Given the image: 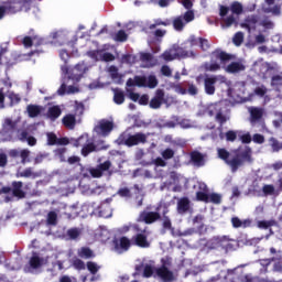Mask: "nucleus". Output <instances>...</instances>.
I'll use <instances>...</instances> for the list:
<instances>
[{
    "label": "nucleus",
    "instance_id": "1",
    "mask_svg": "<svg viewBox=\"0 0 282 282\" xmlns=\"http://www.w3.org/2000/svg\"><path fill=\"white\" fill-rule=\"evenodd\" d=\"M240 28L242 30H247L249 34L252 32H258L254 35V43L256 45H263V43H268V30L274 29V22L269 18H264L259 22V15H248L245 20L240 23Z\"/></svg>",
    "mask_w": 282,
    "mask_h": 282
},
{
    "label": "nucleus",
    "instance_id": "2",
    "mask_svg": "<svg viewBox=\"0 0 282 282\" xmlns=\"http://www.w3.org/2000/svg\"><path fill=\"white\" fill-rule=\"evenodd\" d=\"M217 155L228 164L232 173H236V171L241 169L243 164H252V162H254V159H252V148L250 147L239 148L232 154L224 148H218Z\"/></svg>",
    "mask_w": 282,
    "mask_h": 282
},
{
    "label": "nucleus",
    "instance_id": "3",
    "mask_svg": "<svg viewBox=\"0 0 282 282\" xmlns=\"http://www.w3.org/2000/svg\"><path fill=\"white\" fill-rule=\"evenodd\" d=\"M215 116L216 122L220 123V127L223 124H226L228 120H230V116L226 113L224 110V104L223 102H215V104H209L207 107L203 106L198 112V116Z\"/></svg>",
    "mask_w": 282,
    "mask_h": 282
},
{
    "label": "nucleus",
    "instance_id": "4",
    "mask_svg": "<svg viewBox=\"0 0 282 282\" xmlns=\"http://www.w3.org/2000/svg\"><path fill=\"white\" fill-rule=\"evenodd\" d=\"M88 70L89 67L85 65V62L78 63L70 69L67 64L61 66L62 76L68 78V80H74L75 83H79L80 78H83Z\"/></svg>",
    "mask_w": 282,
    "mask_h": 282
},
{
    "label": "nucleus",
    "instance_id": "5",
    "mask_svg": "<svg viewBox=\"0 0 282 282\" xmlns=\"http://www.w3.org/2000/svg\"><path fill=\"white\" fill-rule=\"evenodd\" d=\"M232 57L223 51H215L212 53V61L206 62L203 65V69L205 72H219L221 69V65H226L227 61H230Z\"/></svg>",
    "mask_w": 282,
    "mask_h": 282
},
{
    "label": "nucleus",
    "instance_id": "6",
    "mask_svg": "<svg viewBox=\"0 0 282 282\" xmlns=\"http://www.w3.org/2000/svg\"><path fill=\"white\" fill-rule=\"evenodd\" d=\"M147 138H149V135L142 132L131 134L126 131L119 135L117 143L124 144L126 147H138V144H145Z\"/></svg>",
    "mask_w": 282,
    "mask_h": 282
},
{
    "label": "nucleus",
    "instance_id": "7",
    "mask_svg": "<svg viewBox=\"0 0 282 282\" xmlns=\"http://www.w3.org/2000/svg\"><path fill=\"white\" fill-rule=\"evenodd\" d=\"M127 87H148L149 89H155L158 87V77L155 75L135 76L127 80Z\"/></svg>",
    "mask_w": 282,
    "mask_h": 282
},
{
    "label": "nucleus",
    "instance_id": "8",
    "mask_svg": "<svg viewBox=\"0 0 282 282\" xmlns=\"http://www.w3.org/2000/svg\"><path fill=\"white\" fill-rule=\"evenodd\" d=\"M219 83L220 85H227L228 87H230V82H228V79H226V76L224 75H212V76H207L204 78V88H205V94H207V96H215V85Z\"/></svg>",
    "mask_w": 282,
    "mask_h": 282
},
{
    "label": "nucleus",
    "instance_id": "9",
    "mask_svg": "<svg viewBox=\"0 0 282 282\" xmlns=\"http://www.w3.org/2000/svg\"><path fill=\"white\" fill-rule=\"evenodd\" d=\"M17 124H19V120L4 119L0 131V142H10L12 140V133H14Z\"/></svg>",
    "mask_w": 282,
    "mask_h": 282
},
{
    "label": "nucleus",
    "instance_id": "10",
    "mask_svg": "<svg viewBox=\"0 0 282 282\" xmlns=\"http://www.w3.org/2000/svg\"><path fill=\"white\" fill-rule=\"evenodd\" d=\"M109 169H111V161H105L96 167H82L80 173L83 177H100Z\"/></svg>",
    "mask_w": 282,
    "mask_h": 282
},
{
    "label": "nucleus",
    "instance_id": "11",
    "mask_svg": "<svg viewBox=\"0 0 282 282\" xmlns=\"http://www.w3.org/2000/svg\"><path fill=\"white\" fill-rule=\"evenodd\" d=\"M191 21H195V13L193 11H186L183 15L174 18L172 25L176 32H182Z\"/></svg>",
    "mask_w": 282,
    "mask_h": 282
},
{
    "label": "nucleus",
    "instance_id": "12",
    "mask_svg": "<svg viewBox=\"0 0 282 282\" xmlns=\"http://www.w3.org/2000/svg\"><path fill=\"white\" fill-rule=\"evenodd\" d=\"M23 10V2L19 1H7L0 2V20L6 17V14H17Z\"/></svg>",
    "mask_w": 282,
    "mask_h": 282
},
{
    "label": "nucleus",
    "instance_id": "13",
    "mask_svg": "<svg viewBox=\"0 0 282 282\" xmlns=\"http://www.w3.org/2000/svg\"><path fill=\"white\" fill-rule=\"evenodd\" d=\"M230 12V8L220 6L219 7V17H220V26L223 30H228V28H232V25H237V18L235 15H228Z\"/></svg>",
    "mask_w": 282,
    "mask_h": 282
},
{
    "label": "nucleus",
    "instance_id": "14",
    "mask_svg": "<svg viewBox=\"0 0 282 282\" xmlns=\"http://www.w3.org/2000/svg\"><path fill=\"white\" fill-rule=\"evenodd\" d=\"M74 147H83L82 155H84V158H87L89 153H94V151H96V145L94 144V141L89 140V134H83L82 137H79L75 141Z\"/></svg>",
    "mask_w": 282,
    "mask_h": 282
},
{
    "label": "nucleus",
    "instance_id": "15",
    "mask_svg": "<svg viewBox=\"0 0 282 282\" xmlns=\"http://www.w3.org/2000/svg\"><path fill=\"white\" fill-rule=\"evenodd\" d=\"M184 56H188V53H186L184 48L180 47V45L174 44L161 55V58H163V61L171 62L176 58H184Z\"/></svg>",
    "mask_w": 282,
    "mask_h": 282
},
{
    "label": "nucleus",
    "instance_id": "16",
    "mask_svg": "<svg viewBox=\"0 0 282 282\" xmlns=\"http://www.w3.org/2000/svg\"><path fill=\"white\" fill-rule=\"evenodd\" d=\"M88 215H98L99 217L108 219V217H111L112 212L111 207L107 204L99 206L96 203H93L88 205Z\"/></svg>",
    "mask_w": 282,
    "mask_h": 282
},
{
    "label": "nucleus",
    "instance_id": "17",
    "mask_svg": "<svg viewBox=\"0 0 282 282\" xmlns=\"http://www.w3.org/2000/svg\"><path fill=\"white\" fill-rule=\"evenodd\" d=\"M95 133L100 135L101 138H107L111 131H113V121H109L107 119H101L97 122L94 128Z\"/></svg>",
    "mask_w": 282,
    "mask_h": 282
},
{
    "label": "nucleus",
    "instance_id": "18",
    "mask_svg": "<svg viewBox=\"0 0 282 282\" xmlns=\"http://www.w3.org/2000/svg\"><path fill=\"white\" fill-rule=\"evenodd\" d=\"M162 267L156 269V276H160L162 281L164 282H171L175 276L173 275V271L169 270V265H171V262H169V258L162 259Z\"/></svg>",
    "mask_w": 282,
    "mask_h": 282
},
{
    "label": "nucleus",
    "instance_id": "19",
    "mask_svg": "<svg viewBox=\"0 0 282 282\" xmlns=\"http://www.w3.org/2000/svg\"><path fill=\"white\" fill-rule=\"evenodd\" d=\"M87 56L93 61H102L104 63H111L116 61V56L105 50L89 51Z\"/></svg>",
    "mask_w": 282,
    "mask_h": 282
},
{
    "label": "nucleus",
    "instance_id": "20",
    "mask_svg": "<svg viewBox=\"0 0 282 282\" xmlns=\"http://www.w3.org/2000/svg\"><path fill=\"white\" fill-rule=\"evenodd\" d=\"M78 91H80V87H78V85H69V78L62 76V85L57 89L58 96H65V94H78Z\"/></svg>",
    "mask_w": 282,
    "mask_h": 282
},
{
    "label": "nucleus",
    "instance_id": "21",
    "mask_svg": "<svg viewBox=\"0 0 282 282\" xmlns=\"http://www.w3.org/2000/svg\"><path fill=\"white\" fill-rule=\"evenodd\" d=\"M248 112L250 116L249 122L252 124V127H254L257 122H261V120H263V116H265V109L261 107H249Z\"/></svg>",
    "mask_w": 282,
    "mask_h": 282
},
{
    "label": "nucleus",
    "instance_id": "22",
    "mask_svg": "<svg viewBox=\"0 0 282 282\" xmlns=\"http://www.w3.org/2000/svg\"><path fill=\"white\" fill-rule=\"evenodd\" d=\"M196 199L198 202H205V204H221V195L219 194H208V193H196Z\"/></svg>",
    "mask_w": 282,
    "mask_h": 282
},
{
    "label": "nucleus",
    "instance_id": "23",
    "mask_svg": "<svg viewBox=\"0 0 282 282\" xmlns=\"http://www.w3.org/2000/svg\"><path fill=\"white\" fill-rule=\"evenodd\" d=\"M113 246H115L116 252L120 254L122 252H127V250H129V248L133 246V241L127 237H121L119 239L113 240Z\"/></svg>",
    "mask_w": 282,
    "mask_h": 282
},
{
    "label": "nucleus",
    "instance_id": "24",
    "mask_svg": "<svg viewBox=\"0 0 282 282\" xmlns=\"http://www.w3.org/2000/svg\"><path fill=\"white\" fill-rule=\"evenodd\" d=\"M224 67L227 74H240V72H246V62L243 59H238Z\"/></svg>",
    "mask_w": 282,
    "mask_h": 282
},
{
    "label": "nucleus",
    "instance_id": "25",
    "mask_svg": "<svg viewBox=\"0 0 282 282\" xmlns=\"http://www.w3.org/2000/svg\"><path fill=\"white\" fill-rule=\"evenodd\" d=\"M29 263H30V267L24 268V272L26 273L34 272V270H39V268H41L42 265H45V259L39 257V254L36 253H33Z\"/></svg>",
    "mask_w": 282,
    "mask_h": 282
},
{
    "label": "nucleus",
    "instance_id": "26",
    "mask_svg": "<svg viewBox=\"0 0 282 282\" xmlns=\"http://www.w3.org/2000/svg\"><path fill=\"white\" fill-rule=\"evenodd\" d=\"M162 102L165 105L169 102L166 98H164V90L158 89L155 91V96L150 100V108L151 109H160L162 107Z\"/></svg>",
    "mask_w": 282,
    "mask_h": 282
},
{
    "label": "nucleus",
    "instance_id": "27",
    "mask_svg": "<svg viewBox=\"0 0 282 282\" xmlns=\"http://www.w3.org/2000/svg\"><path fill=\"white\" fill-rule=\"evenodd\" d=\"M160 219V213L158 212H142L138 218V221H143L144 224H155Z\"/></svg>",
    "mask_w": 282,
    "mask_h": 282
},
{
    "label": "nucleus",
    "instance_id": "28",
    "mask_svg": "<svg viewBox=\"0 0 282 282\" xmlns=\"http://www.w3.org/2000/svg\"><path fill=\"white\" fill-rule=\"evenodd\" d=\"M176 210L178 215H186V213H191V199L188 197H181L176 203Z\"/></svg>",
    "mask_w": 282,
    "mask_h": 282
},
{
    "label": "nucleus",
    "instance_id": "29",
    "mask_svg": "<svg viewBox=\"0 0 282 282\" xmlns=\"http://www.w3.org/2000/svg\"><path fill=\"white\" fill-rule=\"evenodd\" d=\"M132 246H138L139 248H150L151 242L144 234H137L132 237Z\"/></svg>",
    "mask_w": 282,
    "mask_h": 282
},
{
    "label": "nucleus",
    "instance_id": "30",
    "mask_svg": "<svg viewBox=\"0 0 282 282\" xmlns=\"http://www.w3.org/2000/svg\"><path fill=\"white\" fill-rule=\"evenodd\" d=\"M18 140L20 142H28L29 147L36 145V138L30 135L26 130H18Z\"/></svg>",
    "mask_w": 282,
    "mask_h": 282
},
{
    "label": "nucleus",
    "instance_id": "31",
    "mask_svg": "<svg viewBox=\"0 0 282 282\" xmlns=\"http://www.w3.org/2000/svg\"><path fill=\"white\" fill-rule=\"evenodd\" d=\"M46 137H47V144H50L51 147L54 145V144H59V145H63V147L69 144V139H67V138L58 139L56 137V134H54L52 132H48L46 134Z\"/></svg>",
    "mask_w": 282,
    "mask_h": 282
},
{
    "label": "nucleus",
    "instance_id": "32",
    "mask_svg": "<svg viewBox=\"0 0 282 282\" xmlns=\"http://www.w3.org/2000/svg\"><path fill=\"white\" fill-rule=\"evenodd\" d=\"M78 120L76 119V115L67 113L62 118V124L66 127V129H75Z\"/></svg>",
    "mask_w": 282,
    "mask_h": 282
},
{
    "label": "nucleus",
    "instance_id": "33",
    "mask_svg": "<svg viewBox=\"0 0 282 282\" xmlns=\"http://www.w3.org/2000/svg\"><path fill=\"white\" fill-rule=\"evenodd\" d=\"M107 72H108L110 78L113 80V83H117V85H121L122 78H124V75H122V74H120V72H118V67L112 65L107 68Z\"/></svg>",
    "mask_w": 282,
    "mask_h": 282
},
{
    "label": "nucleus",
    "instance_id": "34",
    "mask_svg": "<svg viewBox=\"0 0 282 282\" xmlns=\"http://www.w3.org/2000/svg\"><path fill=\"white\" fill-rule=\"evenodd\" d=\"M12 194L14 197H18L19 199H23L25 197V192H23V182L21 181H14L12 183Z\"/></svg>",
    "mask_w": 282,
    "mask_h": 282
},
{
    "label": "nucleus",
    "instance_id": "35",
    "mask_svg": "<svg viewBox=\"0 0 282 282\" xmlns=\"http://www.w3.org/2000/svg\"><path fill=\"white\" fill-rule=\"evenodd\" d=\"M61 113H63L61 106H52L46 111V118H48V120H52V122H54V120H57V118H61Z\"/></svg>",
    "mask_w": 282,
    "mask_h": 282
},
{
    "label": "nucleus",
    "instance_id": "36",
    "mask_svg": "<svg viewBox=\"0 0 282 282\" xmlns=\"http://www.w3.org/2000/svg\"><path fill=\"white\" fill-rule=\"evenodd\" d=\"M24 47H32V45H43V40L39 36H33V37H30V36H25L22 41Z\"/></svg>",
    "mask_w": 282,
    "mask_h": 282
},
{
    "label": "nucleus",
    "instance_id": "37",
    "mask_svg": "<svg viewBox=\"0 0 282 282\" xmlns=\"http://www.w3.org/2000/svg\"><path fill=\"white\" fill-rule=\"evenodd\" d=\"M231 224L235 228H250V226H252V220H241L239 217H234L231 218Z\"/></svg>",
    "mask_w": 282,
    "mask_h": 282
},
{
    "label": "nucleus",
    "instance_id": "38",
    "mask_svg": "<svg viewBox=\"0 0 282 282\" xmlns=\"http://www.w3.org/2000/svg\"><path fill=\"white\" fill-rule=\"evenodd\" d=\"M191 160H192L194 166H204V164H206V159H205L204 154H202L199 152H192Z\"/></svg>",
    "mask_w": 282,
    "mask_h": 282
},
{
    "label": "nucleus",
    "instance_id": "39",
    "mask_svg": "<svg viewBox=\"0 0 282 282\" xmlns=\"http://www.w3.org/2000/svg\"><path fill=\"white\" fill-rule=\"evenodd\" d=\"M17 177H32L33 180L39 177V173L34 172V169L26 167L25 170H19L15 174Z\"/></svg>",
    "mask_w": 282,
    "mask_h": 282
},
{
    "label": "nucleus",
    "instance_id": "40",
    "mask_svg": "<svg viewBox=\"0 0 282 282\" xmlns=\"http://www.w3.org/2000/svg\"><path fill=\"white\" fill-rule=\"evenodd\" d=\"M131 228H133V230H135L137 232H145V230L140 229V225L134 224V225H124L118 229H116L117 232H119V235H126V232H129V230H131Z\"/></svg>",
    "mask_w": 282,
    "mask_h": 282
},
{
    "label": "nucleus",
    "instance_id": "41",
    "mask_svg": "<svg viewBox=\"0 0 282 282\" xmlns=\"http://www.w3.org/2000/svg\"><path fill=\"white\" fill-rule=\"evenodd\" d=\"M97 239H99V241H101V243H107V241H109V239H111V232L107 228H101L97 232Z\"/></svg>",
    "mask_w": 282,
    "mask_h": 282
},
{
    "label": "nucleus",
    "instance_id": "42",
    "mask_svg": "<svg viewBox=\"0 0 282 282\" xmlns=\"http://www.w3.org/2000/svg\"><path fill=\"white\" fill-rule=\"evenodd\" d=\"M26 111L30 118H36L40 116L41 111H43V107L36 105H29Z\"/></svg>",
    "mask_w": 282,
    "mask_h": 282
},
{
    "label": "nucleus",
    "instance_id": "43",
    "mask_svg": "<svg viewBox=\"0 0 282 282\" xmlns=\"http://www.w3.org/2000/svg\"><path fill=\"white\" fill-rule=\"evenodd\" d=\"M269 144L273 153H279V151H282V142L279 141V139L274 137L269 138Z\"/></svg>",
    "mask_w": 282,
    "mask_h": 282
},
{
    "label": "nucleus",
    "instance_id": "44",
    "mask_svg": "<svg viewBox=\"0 0 282 282\" xmlns=\"http://www.w3.org/2000/svg\"><path fill=\"white\" fill-rule=\"evenodd\" d=\"M80 235H83V229H80L78 227L70 228L66 232V237H68V239H70V240L78 239V237H80Z\"/></svg>",
    "mask_w": 282,
    "mask_h": 282
},
{
    "label": "nucleus",
    "instance_id": "45",
    "mask_svg": "<svg viewBox=\"0 0 282 282\" xmlns=\"http://www.w3.org/2000/svg\"><path fill=\"white\" fill-rule=\"evenodd\" d=\"M77 254L80 259H91V257H94V251L87 247H82L78 249Z\"/></svg>",
    "mask_w": 282,
    "mask_h": 282
},
{
    "label": "nucleus",
    "instance_id": "46",
    "mask_svg": "<svg viewBox=\"0 0 282 282\" xmlns=\"http://www.w3.org/2000/svg\"><path fill=\"white\" fill-rule=\"evenodd\" d=\"M163 25L164 28L171 25V20H162V19H155L154 23L149 25V30H155V28Z\"/></svg>",
    "mask_w": 282,
    "mask_h": 282
},
{
    "label": "nucleus",
    "instance_id": "47",
    "mask_svg": "<svg viewBox=\"0 0 282 282\" xmlns=\"http://www.w3.org/2000/svg\"><path fill=\"white\" fill-rule=\"evenodd\" d=\"M177 123H178V118L173 117L172 120L160 123V127L162 129H175L177 127Z\"/></svg>",
    "mask_w": 282,
    "mask_h": 282
},
{
    "label": "nucleus",
    "instance_id": "48",
    "mask_svg": "<svg viewBox=\"0 0 282 282\" xmlns=\"http://www.w3.org/2000/svg\"><path fill=\"white\" fill-rule=\"evenodd\" d=\"M180 182H182V175L175 173V172H171L170 173V182L167 183L169 186L174 185V186H178Z\"/></svg>",
    "mask_w": 282,
    "mask_h": 282
},
{
    "label": "nucleus",
    "instance_id": "49",
    "mask_svg": "<svg viewBox=\"0 0 282 282\" xmlns=\"http://www.w3.org/2000/svg\"><path fill=\"white\" fill-rule=\"evenodd\" d=\"M235 87L238 89V98L243 101L248 100L243 97L246 96V84L243 82H239Z\"/></svg>",
    "mask_w": 282,
    "mask_h": 282
},
{
    "label": "nucleus",
    "instance_id": "50",
    "mask_svg": "<svg viewBox=\"0 0 282 282\" xmlns=\"http://www.w3.org/2000/svg\"><path fill=\"white\" fill-rule=\"evenodd\" d=\"M271 85L276 91H281L282 87V76L281 75H274L271 79Z\"/></svg>",
    "mask_w": 282,
    "mask_h": 282
},
{
    "label": "nucleus",
    "instance_id": "51",
    "mask_svg": "<svg viewBox=\"0 0 282 282\" xmlns=\"http://www.w3.org/2000/svg\"><path fill=\"white\" fill-rule=\"evenodd\" d=\"M230 11L239 17V14H243V6L240 2H234L230 6Z\"/></svg>",
    "mask_w": 282,
    "mask_h": 282
},
{
    "label": "nucleus",
    "instance_id": "52",
    "mask_svg": "<svg viewBox=\"0 0 282 282\" xmlns=\"http://www.w3.org/2000/svg\"><path fill=\"white\" fill-rule=\"evenodd\" d=\"M275 119H273L272 124L275 129H281L282 124V112L275 111L273 112Z\"/></svg>",
    "mask_w": 282,
    "mask_h": 282
},
{
    "label": "nucleus",
    "instance_id": "53",
    "mask_svg": "<svg viewBox=\"0 0 282 282\" xmlns=\"http://www.w3.org/2000/svg\"><path fill=\"white\" fill-rule=\"evenodd\" d=\"M57 219H58V214H56V212H50L47 214L46 221L48 226H56Z\"/></svg>",
    "mask_w": 282,
    "mask_h": 282
},
{
    "label": "nucleus",
    "instance_id": "54",
    "mask_svg": "<svg viewBox=\"0 0 282 282\" xmlns=\"http://www.w3.org/2000/svg\"><path fill=\"white\" fill-rule=\"evenodd\" d=\"M113 101L116 105H122L124 102V93L122 90H115Z\"/></svg>",
    "mask_w": 282,
    "mask_h": 282
},
{
    "label": "nucleus",
    "instance_id": "55",
    "mask_svg": "<svg viewBox=\"0 0 282 282\" xmlns=\"http://www.w3.org/2000/svg\"><path fill=\"white\" fill-rule=\"evenodd\" d=\"M87 270L90 272V274H98L100 265L96 262L89 261L87 262Z\"/></svg>",
    "mask_w": 282,
    "mask_h": 282
},
{
    "label": "nucleus",
    "instance_id": "56",
    "mask_svg": "<svg viewBox=\"0 0 282 282\" xmlns=\"http://www.w3.org/2000/svg\"><path fill=\"white\" fill-rule=\"evenodd\" d=\"M21 164H28L30 162V150H20Z\"/></svg>",
    "mask_w": 282,
    "mask_h": 282
},
{
    "label": "nucleus",
    "instance_id": "57",
    "mask_svg": "<svg viewBox=\"0 0 282 282\" xmlns=\"http://www.w3.org/2000/svg\"><path fill=\"white\" fill-rule=\"evenodd\" d=\"M161 155L163 160H173V158L175 156V151H173V149L167 148L161 152Z\"/></svg>",
    "mask_w": 282,
    "mask_h": 282
},
{
    "label": "nucleus",
    "instance_id": "58",
    "mask_svg": "<svg viewBox=\"0 0 282 282\" xmlns=\"http://www.w3.org/2000/svg\"><path fill=\"white\" fill-rule=\"evenodd\" d=\"M83 113H85V105H83V102L75 101V113L73 116L77 118V116H83Z\"/></svg>",
    "mask_w": 282,
    "mask_h": 282
},
{
    "label": "nucleus",
    "instance_id": "59",
    "mask_svg": "<svg viewBox=\"0 0 282 282\" xmlns=\"http://www.w3.org/2000/svg\"><path fill=\"white\" fill-rule=\"evenodd\" d=\"M262 193L268 197V195H274L276 193V188H274V185H263Z\"/></svg>",
    "mask_w": 282,
    "mask_h": 282
},
{
    "label": "nucleus",
    "instance_id": "60",
    "mask_svg": "<svg viewBox=\"0 0 282 282\" xmlns=\"http://www.w3.org/2000/svg\"><path fill=\"white\" fill-rule=\"evenodd\" d=\"M72 265L75 270H85V262L78 258L73 259Z\"/></svg>",
    "mask_w": 282,
    "mask_h": 282
},
{
    "label": "nucleus",
    "instance_id": "61",
    "mask_svg": "<svg viewBox=\"0 0 282 282\" xmlns=\"http://www.w3.org/2000/svg\"><path fill=\"white\" fill-rule=\"evenodd\" d=\"M232 42L234 45H237V47H239V45L243 43V32H237L232 37Z\"/></svg>",
    "mask_w": 282,
    "mask_h": 282
},
{
    "label": "nucleus",
    "instance_id": "62",
    "mask_svg": "<svg viewBox=\"0 0 282 282\" xmlns=\"http://www.w3.org/2000/svg\"><path fill=\"white\" fill-rule=\"evenodd\" d=\"M187 87L188 89H186V91L189 96H197V94H199V88H197L195 84L188 83Z\"/></svg>",
    "mask_w": 282,
    "mask_h": 282
},
{
    "label": "nucleus",
    "instance_id": "63",
    "mask_svg": "<svg viewBox=\"0 0 282 282\" xmlns=\"http://www.w3.org/2000/svg\"><path fill=\"white\" fill-rule=\"evenodd\" d=\"M177 124H180L182 129H192V127H194L193 121H191L189 119H183L178 121Z\"/></svg>",
    "mask_w": 282,
    "mask_h": 282
},
{
    "label": "nucleus",
    "instance_id": "64",
    "mask_svg": "<svg viewBox=\"0 0 282 282\" xmlns=\"http://www.w3.org/2000/svg\"><path fill=\"white\" fill-rule=\"evenodd\" d=\"M113 40L123 43V41H127V33L123 30H120L115 35Z\"/></svg>",
    "mask_w": 282,
    "mask_h": 282
}]
</instances>
